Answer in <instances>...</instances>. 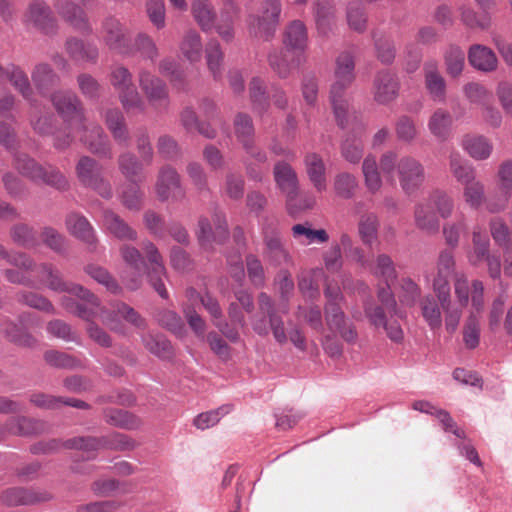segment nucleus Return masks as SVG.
<instances>
[{"label": "nucleus", "mask_w": 512, "mask_h": 512, "mask_svg": "<svg viewBox=\"0 0 512 512\" xmlns=\"http://www.w3.org/2000/svg\"><path fill=\"white\" fill-rule=\"evenodd\" d=\"M37 275L40 281L49 289L56 292H67L84 301L85 304L76 303L71 297L64 296L61 300L62 306L69 312L87 321L99 317L111 330L118 331L116 317H121L127 322L142 327L143 319L128 305L119 303L111 312L100 307L98 298L83 286L75 283H66L62 280L60 273L51 265L43 264L37 268Z\"/></svg>", "instance_id": "obj_1"}, {"label": "nucleus", "mask_w": 512, "mask_h": 512, "mask_svg": "<svg viewBox=\"0 0 512 512\" xmlns=\"http://www.w3.org/2000/svg\"><path fill=\"white\" fill-rule=\"evenodd\" d=\"M52 102L59 114L67 122L69 134L62 138V132L55 136V147L65 149L74 139L71 133L78 135L80 141L96 154H109L108 140L98 125H87L79 100L71 92L59 91L52 96Z\"/></svg>", "instance_id": "obj_2"}, {"label": "nucleus", "mask_w": 512, "mask_h": 512, "mask_svg": "<svg viewBox=\"0 0 512 512\" xmlns=\"http://www.w3.org/2000/svg\"><path fill=\"white\" fill-rule=\"evenodd\" d=\"M142 249L148 259L147 266L138 249L127 245L121 247L120 252L122 259L133 271V275H130L128 271L123 272L121 276L123 283L130 290L139 288L142 272L146 267L147 277L151 286L162 298H167L168 293L165 288V279L167 278L166 270L158 248L152 242L145 241L142 244Z\"/></svg>", "instance_id": "obj_3"}, {"label": "nucleus", "mask_w": 512, "mask_h": 512, "mask_svg": "<svg viewBox=\"0 0 512 512\" xmlns=\"http://www.w3.org/2000/svg\"><path fill=\"white\" fill-rule=\"evenodd\" d=\"M454 294L457 298L452 301L450 295V284L448 283L447 300L437 297L445 314V329L449 333H454L460 323L463 309L468 305L471 297L472 306L477 312H480L484 305V286L479 280H475L470 285L464 274H456L454 280Z\"/></svg>", "instance_id": "obj_4"}, {"label": "nucleus", "mask_w": 512, "mask_h": 512, "mask_svg": "<svg viewBox=\"0 0 512 512\" xmlns=\"http://www.w3.org/2000/svg\"><path fill=\"white\" fill-rule=\"evenodd\" d=\"M354 68L355 63L350 53L344 52L337 57L330 102L335 119L341 128L346 126L348 120L349 101L346 90L354 80Z\"/></svg>", "instance_id": "obj_5"}, {"label": "nucleus", "mask_w": 512, "mask_h": 512, "mask_svg": "<svg viewBox=\"0 0 512 512\" xmlns=\"http://www.w3.org/2000/svg\"><path fill=\"white\" fill-rule=\"evenodd\" d=\"M380 167L387 175H391L396 170L399 184L407 194L417 191L425 180L423 164L412 156L406 155L397 159L396 153L388 151L381 156Z\"/></svg>", "instance_id": "obj_6"}, {"label": "nucleus", "mask_w": 512, "mask_h": 512, "mask_svg": "<svg viewBox=\"0 0 512 512\" xmlns=\"http://www.w3.org/2000/svg\"><path fill=\"white\" fill-rule=\"evenodd\" d=\"M61 443L57 440H51L43 445V452H50L57 450L60 447ZM62 446L67 449H79L88 454L90 456L91 453L102 449H112V450H130L135 447V442L129 438L128 436L121 433H114L102 438H92V437H76L69 439L62 443Z\"/></svg>", "instance_id": "obj_7"}, {"label": "nucleus", "mask_w": 512, "mask_h": 512, "mask_svg": "<svg viewBox=\"0 0 512 512\" xmlns=\"http://www.w3.org/2000/svg\"><path fill=\"white\" fill-rule=\"evenodd\" d=\"M327 299L325 305V319L331 331L339 332L344 340L353 342L357 333L352 326H346L345 315L341 308L343 295L338 286L328 285L324 290Z\"/></svg>", "instance_id": "obj_8"}, {"label": "nucleus", "mask_w": 512, "mask_h": 512, "mask_svg": "<svg viewBox=\"0 0 512 512\" xmlns=\"http://www.w3.org/2000/svg\"><path fill=\"white\" fill-rule=\"evenodd\" d=\"M110 82L118 92L119 100L126 111L144 112L145 103L132 81V74L123 65H116L110 73Z\"/></svg>", "instance_id": "obj_9"}, {"label": "nucleus", "mask_w": 512, "mask_h": 512, "mask_svg": "<svg viewBox=\"0 0 512 512\" xmlns=\"http://www.w3.org/2000/svg\"><path fill=\"white\" fill-rule=\"evenodd\" d=\"M281 10L280 0H263L259 15H251L248 19L250 34L270 40L279 25Z\"/></svg>", "instance_id": "obj_10"}, {"label": "nucleus", "mask_w": 512, "mask_h": 512, "mask_svg": "<svg viewBox=\"0 0 512 512\" xmlns=\"http://www.w3.org/2000/svg\"><path fill=\"white\" fill-rule=\"evenodd\" d=\"M16 165L21 173L36 182H42L60 190L68 187L67 179L59 170L51 166L44 168L26 155L18 157Z\"/></svg>", "instance_id": "obj_11"}, {"label": "nucleus", "mask_w": 512, "mask_h": 512, "mask_svg": "<svg viewBox=\"0 0 512 512\" xmlns=\"http://www.w3.org/2000/svg\"><path fill=\"white\" fill-rule=\"evenodd\" d=\"M139 86L144 93L150 107L161 112L169 106L168 88L163 80L148 70L138 73Z\"/></svg>", "instance_id": "obj_12"}, {"label": "nucleus", "mask_w": 512, "mask_h": 512, "mask_svg": "<svg viewBox=\"0 0 512 512\" xmlns=\"http://www.w3.org/2000/svg\"><path fill=\"white\" fill-rule=\"evenodd\" d=\"M102 37L109 49L121 55L135 53L130 31L115 18H108L104 21Z\"/></svg>", "instance_id": "obj_13"}, {"label": "nucleus", "mask_w": 512, "mask_h": 512, "mask_svg": "<svg viewBox=\"0 0 512 512\" xmlns=\"http://www.w3.org/2000/svg\"><path fill=\"white\" fill-rule=\"evenodd\" d=\"M79 181L95 190L100 196L110 198L112 191L110 184L102 177V167L93 159L82 157L76 166Z\"/></svg>", "instance_id": "obj_14"}, {"label": "nucleus", "mask_w": 512, "mask_h": 512, "mask_svg": "<svg viewBox=\"0 0 512 512\" xmlns=\"http://www.w3.org/2000/svg\"><path fill=\"white\" fill-rule=\"evenodd\" d=\"M213 224L207 218H201L198 223V239L201 246L210 249L214 244H222L229 235L225 216L222 213L213 215Z\"/></svg>", "instance_id": "obj_15"}, {"label": "nucleus", "mask_w": 512, "mask_h": 512, "mask_svg": "<svg viewBox=\"0 0 512 512\" xmlns=\"http://www.w3.org/2000/svg\"><path fill=\"white\" fill-rule=\"evenodd\" d=\"M375 273L383 277L387 284L386 287L379 288V300L386 306L387 309H391L395 314H397L395 311L396 301L390 289V283L394 282L396 279V271L393 261L389 256L381 254L377 257Z\"/></svg>", "instance_id": "obj_16"}, {"label": "nucleus", "mask_w": 512, "mask_h": 512, "mask_svg": "<svg viewBox=\"0 0 512 512\" xmlns=\"http://www.w3.org/2000/svg\"><path fill=\"white\" fill-rule=\"evenodd\" d=\"M455 260L451 251L443 250L438 257L436 274L432 279V289L436 297L447 300L449 278L454 272Z\"/></svg>", "instance_id": "obj_17"}, {"label": "nucleus", "mask_w": 512, "mask_h": 512, "mask_svg": "<svg viewBox=\"0 0 512 512\" xmlns=\"http://www.w3.org/2000/svg\"><path fill=\"white\" fill-rule=\"evenodd\" d=\"M155 189L161 200H178L184 196L179 175L170 166H165L159 171Z\"/></svg>", "instance_id": "obj_18"}, {"label": "nucleus", "mask_w": 512, "mask_h": 512, "mask_svg": "<svg viewBox=\"0 0 512 512\" xmlns=\"http://www.w3.org/2000/svg\"><path fill=\"white\" fill-rule=\"evenodd\" d=\"M412 408L421 413L434 416L445 432L452 433L457 438L465 436V431L456 424L449 412L434 406L431 402L418 400L413 403Z\"/></svg>", "instance_id": "obj_19"}, {"label": "nucleus", "mask_w": 512, "mask_h": 512, "mask_svg": "<svg viewBox=\"0 0 512 512\" xmlns=\"http://www.w3.org/2000/svg\"><path fill=\"white\" fill-rule=\"evenodd\" d=\"M497 178L502 198L498 202L489 201L487 203V209L492 213L504 210L509 198L512 196V160H506L501 163L498 168Z\"/></svg>", "instance_id": "obj_20"}, {"label": "nucleus", "mask_w": 512, "mask_h": 512, "mask_svg": "<svg viewBox=\"0 0 512 512\" xmlns=\"http://www.w3.org/2000/svg\"><path fill=\"white\" fill-rule=\"evenodd\" d=\"M399 90V83L395 75L388 71L377 74L374 80V99L379 104H388L393 101Z\"/></svg>", "instance_id": "obj_21"}, {"label": "nucleus", "mask_w": 512, "mask_h": 512, "mask_svg": "<svg viewBox=\"0 0 512 512\" xmlns=\"http://www.w3.org/2000/svg\"><path fill=\"white\" fill-rule=\"evenodd\" d=\"M274 179L290 203L298 191V177L295 170L286 162H277L274 166Z\"/></svg>", "instance_id": "obj_22"}, {"label": "nucleus", "mask_w": 512, "mask_h": 512, "mask_svg": "<svg viewBox=\"0 0 512 512\" xmlns=\"http://www.w3.org/2000/svg\"><path fill=\"white\" fill-rule=\"evenodd\" d=\"M304 165L307 176L316 191L320 193L326 191V166L322 157L315 152H309L304 157Z\"/></svg>", "instance_id": "obj_23"}, {"label": "nucleus", "mask_w": 512, "mask_h": 512, "mask_svg": "<svg viewBox=\"0 0 512 512\" xmlns=\"http://www.w3.org/2000/svg\"><path fill=\"white\" fill-rule=\"evenodd\" d=\"M289 49H273L268 54V62L271 69L280 77H287L290 72L300 64V57Z\"/></svg>", "instance_id": "obj_24"}, {"label": "nucleus", "mask_w": 512, "mask_h": 512, "mask_svg": "<svg viewBox=\"0 0 512 512\" xmlns=\"http://www.w3.org/2000/svg\"><path fill=\"white\" fill-rule=\"evenodd\" d=\"M200 302L210 314L213 324L219 329V331L229 340L237 341L238 332L223 320L222 309L218 301L210 294L206 293L205 295H202Z\"/></svg>", "instance_id": "obj_25"}, {"label": "nucleus", "mask_w": 512, "mask_h": 512, "mask_svg": "<svg viewBox=\"0 0 512 512\" xmlns=\"http://www.w3.org/2000/svg\"><path fill=\"white\" fill-rule=\"evenodd\" d=\"M101 225L106 232L119 240H136L137 238L136 232L111 210L103 212Z\"/></svg>", "instance_id": "obj_26"}, {"label": "nucleus", "mask_w": 512, "mask_h": 512, "mask_svg": "<svg viewBox=\"0 0 512 512\" xmlns=\"http://www.w3.org/2000/svg\"><path fill=\"white\" fill-rule=\"evenodd\" d=\"M55 7L58 13L70 25L78 30H89V22L82 7L71 0H56Z\"/></svg>", "instance_id": "obj_27"}, {"label": "nucleus", "mask_w": 512, "mask_h": 512, "mask_svg": "<svg viewBox=\"0 0 512 512\" xmlns=\"http://www.w3.org/2000/svg\"><path fill=\"white\" fill-rule=\"evenodd\" d=\"M25 22L44 32H49L54 26L49 7L40 0H35L29 5L25 14Z\"/></svg>", "instance_id": "obj_28"}, {"label": "nucleus", "mask_w": 512, "mask_h": 512, "mask_svg": "<svg viewBox=\"0 0 512 512\" xmlns=\"http://www.w3.org/2000/svg\"><path fill=\"white\" fill-rule=\"evenodd\" d=\"M380 220L378 215L372 211L359 214L357 232L360 240L365 246L371 247L378 240Z\"/></svg>", "instance_id": "obj_29"}, {"label": "nucleus", "mask_w": 512, "mask_h": 512, "mask_svg": "<svg viewBox=\"0 0 512 512\" xmlns=\"http://www.w3.org/2000/svg\"><path fill=\"white\" fill-rule=\"evenodd\" d=\"M417 228L426 234H436L440 229V221L433 207L426 200L418 203L414 211Z\"/></svg>", "instance_id": "obj_30"}, {"label": "nucleus", "mask_w": 512, "mask_h": 512, "mask_svg": "<svg viewBox=\"0 0 512 512\" xmlns=\"http://www.w3.org/2000/svg\"><path fill=\"white\" fill-rule=\"evenodd\" d=\"M308 36L304 23L300 20L292 21L286 28L283 43L285 48L301 54L307 47Z\"/></svg>", "instance_id": "obj_31"}, {"label": "nucleus", "mask_w": 512, "mask_h": 512, "mask_svg": "<svg viewBox=\"0 0 512 512\" xmlns=\"http://www.w3.org/2000/svg\"><path fill=\"white\" fill-rule=\"evenodd\" d=\"M468 59L472 67L482 72H491L498 65V59L493 50L480 44L470 47Z\"/></svg>", "instance_id": "obj_32"}, {"label": "nucleus", "mask_w": 512, "mask_h": 512, "mask_svg": "<svg viewBox=\"0 0 512 512\" xmlns=\"http://www.w3.org/2000/svg\"><path fill=\"white\" fill-rule=\"evenodd\" d=\"M425 85L434 101L443 102L445 100V80L438 71L435 61H427L424 65Z\"/></svg>", "instance_id": "obj_33"}, {"label": "nucleus", "mask_w": 512, "mask_h": 512, "mask_svg": "<svg viewBox=\"0 0 512 512\" xmlns=\"http://www.w3.org/2000/svg\"><path fill=\"white\" fill-rule=\"evenodd\" d=\"M420 307L422 317L429 328L433 331L440 330L443 322L445 323V316H442L443 309L439 300L428 295L422 299Z\"/></svg>", "instance_id": "obj_34"}, {"label": "nucleus", "mask_w": 512, "mask_h": 512, "mask_svg": "<svg viewBox=\"0 0 512 512\" xmlns=\"http://www.w3.org/2000/svg\"><path fill=\"white\" fill-rule=\"evenodd\" d=\"M462 147L475 160H485L493 151L492 142L482 135H466Z\"/></svg>", "instance_id": "obj_35"}, {"label": "nucleus", "mask_w": 512, "mask_h": 512, "mask_svg": "<svg viewBox=\"0 0 512 512\" xmlns=\"http://www.w3.org/2000/svg\"><path fill=\"white\" fill-rule=\"evenodd\" d=\"M452 122L451 114L445 109L438 108L430 116L427 127L434 137L445 141L450 134Z\"/></svg>", "instance_id": "obj_36"}, {"label": "nucleus", "mask_w": 512, "mask_h": 512, "mask_svg": "<svg viewBox=\"0 0 512 512\" xmlns=\"http://www.w3.org/2000/svg\"><path fill=\"white\" fill-rule=\"evenodd\" d=\"M472 242L473 248L468 252L467 258L471 265L477 266L490 255V240L479 226H475L472 232Z\"/></svg>", "instance_id": "obj_37"}, {"label": "nucleus", "mask_w": 512, "mask_h": 512, "mask_svg": "<svg viewBox=\"0 0 512 512\" xmlns=\"http://www.w3.org/2000/svg\"><path fill=\"white\" fill-rule=\"evenodd\" d=\"M179 50L189 62L200 61L203 54V44L199 33L195 30L187 31L179 44Z\"/></svg>", "instance_id": "obj_38"}, {"label": "nucleus", "mask_w": 512, "mask_h": 512, "mask_svg": "<svg viewBox=\"0 0 512 512\" xmlns=\"http://www.w3.org/2000/svg\"><path fill=\"white\" fill-rule=\"evenodd\" d=\"M66 227L78 239L88 244L95 242L94 229L84 216L76 213L69 214L66 219Z\"/></svg>", "instance_id": "obj_39"}, {"label": "nucleus", "mask_w": 512, "mask_h": 512, "mask_svg": "<svg viewBox=\"0 0 512 512\" xmlns=\"http://www.w3.org/2000/svg\"><path fill=\"white\" fill-rule=\"evenodd\" d=\"M449 168L453 177L463 185L476 179L474 167L458 152H451L449 156Z\"/></svg>", "instance_id": "obj_40"}, {"label": "nucleus", "mask_w": 512, "mask_h": 512, "mask_svg": "<svg viewBox=\"0 0 512 512\" xmlns=\"http://www.w3.org/2000/svg\"><path fill=\"white\" fill-rule=\"evenodd\" d=\"M2 499L8 505H27L45 501L48 496L22 488H13L5 491Z\"/></svg>", "instance_id": "obj_41"}, {"label": "nucleus", "mask_w": 512, "mask_h": 512, "mask_svg": "<svg viewBox=\"0 0 512 512\" xmlns=\"http://www.w3.org/2000/svg\"><path fill=\"white\" fill-rule=\"evenodd\" d=\"M293 237L302 245H310L313 243H325L329 236L324 229L314 230L310 224H296L292 227Z\"/></svg>", "instance_id": "obj_42"}, {"label": "nucleus", "mask_w": 512, "mask_h": 512, "mask_svg": "<svg viewBox=\"0 0 512 512\" xmlns=\"http://www.w3.org/2000/svg\"><path fill=\"white\" fill-rule=\"evenodd\" d=\"M191 10L195 21L203 31L208 32L214 27L216 13L208 0H195Z\"/></svg>", "instance_id": "obj_43"}, {"label": "nucleus", "mask_w": 512, "mask_h": 512, "mask_svg": "<svg viewBox=\"0 0 512 512\" xmlns=\"http://www.w3.org/2000/svg\"><path fill=\"white\" fill-rule=\"evenodd\" d=\"M104 417L110 425L123 429L134 430L141 426V420L137 416L121 409H108Z\"/></svg>", "instance_id": "obj_44"}, {"label": "nucleus", "mask_w": 512, "mask_h": 512, "mask_svg": "<svg viewBox=\"0 0 512 512\" xmlns=\"http://www.w3.org/2000/svg\"><path fill=\"white\" fill-rule=\"evenodd\" d=\"M362 173L367 189L371 193H376L379 191L382 186V179L375 156L368 155L364 158L362 164Z\"/></svg>", "instance_id": "obj_45"}, {"label": "nucleus", "mask_w": 512, "mask_h": 512, "mask_svg": "<svg viewBox=\"0 0 512 512\" xmlns=\"http://www.w3.org/2000/svg\"><path fill=\"white\" fill-rule=\"evenodd\" d=\"M105 121L108 129L111 131L117 142L126 143L128 141V132L125 126L124 117L119 110H108L105 115Z\"/></svg>", "instance_id": "obj_46"}, {"label": "nucleus", "mask_w": 512, "mask_h": 512, "mask_svg": "<svg viewBox=\"0 0 512 512\" xmlns=\"http://www.w3.org/2000/svg\"><path fill=\"white\" fill-rule=\"evenodd\" d=\"M442 218H448L454 210V201L445 191L435 190L426 199Z\"/></svg>", "instance_id": "obj_47"}, {"label": "nucleus", "mask_w": 512, "mask_h": 512, "mask_svg": "<svg viewBox=\"0 0 512 512\" xmlns=\"http://www.w3.org/2000/svg\"><path fill=\"white\" fill-rule=\"evenodd\" d=\"M205 53L208 69L214 78L220 77L222 73L223 52L219 42L216 39H211L206 45Z\"/></svg>", "instance_id": "obj_48"}, {"label": "nucleus", "mask_w": 512, "mask_h": 512, "mask_svg": "<svg viewBox=\"0 0 512 512\" xmlns=\"http://www.w3.org/2000/svg\"><path fill=\"white\" fill-rule=\"evenodd\" d=\"M333 187L338 197L350 199L353 197L355 190L358 187V181L354 175L342 172L335 176Z\"/></svg>", "instance_id": "obj_49"}, {"label": "nucleus", "mask_w": 512, "mask_h": 512, "mask_svg": "<svg viewBox=\"0 0 512 512\" xmlns=\"http://www.w3.org/2000/svg\"><path fill=\"white\" fill-rule=\"evenodd\" d=\"M145 347L159 358H169L172 355L171 343L162 335L148 334L142 337Z\"/></svg>", "instance_id": "obj_50"}, {"label": "nucleus", "mask_w": 512, "mask_h": 512, "mask_svg": "<svg viewBox=\"0 0 512 512\" xmlns=\"http://www.w3.org/2000/svg\"><path fill=\"white\" fill-rule=\"evenodd\" d=\"M31 402L40 407L45 409H54L57 408L60 404H65L68 406L76 407V408H86L87 404L81 400L77 399H67L62 400V398H56L50 395L45 394H35L31 396Z\"/></svg>", "instance_id": "obj_51"}, {"label": "nucleus", "mask_w": 512, "mask_h": 512, "mask_svg": "<svg viewBox=\"0 0 512 512\" xmlns=\"http://www.w3.org/2000/svg\"><path fill=\"white\" fill-rule=\"evenodd\" d=\"M314 5L317 28L320 33L326 34L333 18L331 0H315Z\"/></svg>", "instance_id": "obj_52"}, {"label": "nucleus", "mask_w": 512, "mask_h": 512, "mask_svg": "<svg viewBox=\"0 0 512 512\" xmlns=\"http://www.w3.org/2000/svg\"><path fill=\"white\" fill-rule=\"evenodd\" d=\"M235 132L243 147L248 150L252 143L254 127L251 118L247 114L239 113L235 118Z\"/></svg>", "instance_id": "obj_53"}, {"label": "nucleus", "mask_w": 512, "mask_h": 512, "mask_svg": "<svg viewBox=\"0 0 512 512\" xmlns=\"http://www.w3.org/2000/svg\"><path fill=\"white\" fill-rule=\"evenodd\" d=\"M445 65L450 76H459L465 65L464 51L457 46H450L445 53Z\"/></svg>", "instance_id": "obj_54"}, {"label": "nucleus", "mask_w": 512, "mask_h": 512, "mask_svg": "<svg viewBox=\"0 0 512 512\" xmlns=\"http://www.w3.org/2000/svg\"><path fill=\"white\" fill-rule=\"evenodd\" d=\"M463 197L465 202L474 209L479 208L485 200V189L482 182L477 179L464 185Z\"/></svg>", "instance_id": "obj_55"}, {"label": "nucleus", "mask_w": 512, "mask_h": 512, "mask_svg": "<svg viewBox=\"0 0 512 512\" xmlns=\"http://www.w3.org/2000/svg\"><path fill=\"white\" fill-rule=\"evenodd\" d=\"M265 255L275 264H281L288 260V253L284 249L278 235L268 236L265 235Z\"/></svg>", "instance_id": "obj_56"}, {"label": "nucleus", "mask_w": 512, "mask_h": 512, "mask_svg": "<svg viewBox=\"0 0 512 512\" xmlns=\"http://www.w3.org/2000/svg\"><path fill=\"white\" fill-rule=\"evenodd\" d=\"M384 309L391 316H397L399 318L404 317L403 313L397 309V306L395 307V311L397 314H395L393 312V310L387 309L383 303H382V306L365 304V314L373 326H375L377 328L378 327H386L387 321H386V315H385Z\"/></svg>", "instance_id": "obj_57"}, {"label": "nucleus", "mask_w": 512, "mask_h": 512, "mask_svg": "<svg viewBox=\"0 0 512 512\" xmlns=\"http://www.w3.org/2000/svg\"><path fill=\"white\" fill-rule=\"evenodd\" d=\"M231 411L230 405H224L218 409L201 413L195 417L193 424L200 430H205L216 425L220 419Z\"/></svg>", "instance_id": "obj_58"}, {"label": "nucleus", "mask_w": 512, "mask_h": 512, "mask_svg": "<svg viewBox=\"0 0 512 512\" xmlns=\"http://www.w3.org/2000/svg\"><path fill=\"white\" fill-rule=\"evenodd\" d=\"M342 157L351 164H357L363 157V144L360 139L349 136L341 145Z\"/></svg>", "instance_id": "obj_59"}, {"label": "nucleus", "mask_w": 512, "mask_h": 512, "mask_svg": "<svg viewBox=\"0 0 512 512\" xmlns=\"http://www.w3.org/2000/svg\"><path fill=\"white\" fill-rule=\"evenodd\" d=\"M32 79L41 93H44L57 81L56 75L47 64H39L36 66L32 74Z\"/></svg>", "instance_id": "obj_60"}, {"label": "nucleus", "mask_w": 512, "mask_h": 512, "mask_svg": "<svg viewBox=\"0 0 512 512\" xmlns=\"http://www.w3.org/2000/svg\"><path fill=\"white\" fill-rule=\"evenodd\" d=\"M249 93L254 108L259 112H263L267 109L269 103L266 97L265 88L260 78H252L249 86Z\"/></svg>", "instance_id": "obj_61"}, {"label": "nucleus", "mask_w": 512, "mask_h": 512, "mask_svg": "<svg viewBox=\"0 0 512 512\" xmlns=\"http://www.w3.org/2000/svg\"><path fill=\"white\" fill-rule=\"evenodd\" d=\"M85 271L91 278L105 286L110 292L117 293L120 290V287L117 284V282L102 267L88 265L85 268Z\"/></svg>", "instance_id": "obj_62"}, {"label": "nucleus", "mask_w": 512, "mask_h": 512, "mask_svg": "<svg viewBox=\"0 0 512 512\" xmlns=\"http://www.w3.org/2000/svg\"><path fill=\"white\" fill-rule=\"evenodd\" d=\"M6 79L12 83L25 99H29L31 94L30 84L22 70L12 64L9 65V74H7Z\"/></svg>", "instance_id": "obj_63"}, {"label": "nucleus", "mask_w": 512, "mask_h": 512, "mask_svg": "<svg viewBox=\"0 0 512 512\" xmlns=\"http://www.w3.org/2000/svg\"><path fill=\"white\" fill-rule=\"evenodd\" d=\"M466 228L464 219L446 223L443 226V236L446 244L451 247H456L459 244L461 235L466 232Z\"/></svg>", "instance_id": "obj_64"}]
</instances>
